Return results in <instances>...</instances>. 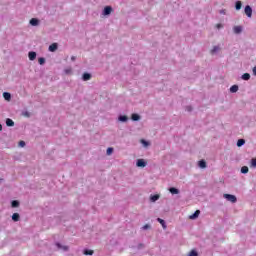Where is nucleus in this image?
Wrapping results in <instances>:
<instances>
[{
	"label": "nucleus",
	"mask_w": 256,
	"mask_h": 256,
	"mask_svg": "<svg viewBox=\"0 0 256 256\" xmlns=\"http://www.w3.org/2000/svg\"><path fill=\"white\" fill-rule=\"evenodd\" d=\"M38 63H39L40 65H45V58H39V59H38Z\"/></svg>",
	"instance_id": "30"
},
{
	"label": "nucleus",
	"mask_w": 256,
	"mask_h": 256,
	"mask_svg": "<svg viewBox=\"0 0 256 256\" xmlns=\"http://www.w3.org/2000/svg\"><path fill=\"white\" fill-rule=\"evenodd\" d=\"M6 125L7 127H13L15 125V122L11 118H7Z\"/></svg>",
	"instance_id": "8"
},
{
	"label": "nucleus",
	"mask_w": 256,
	"mask_h": 256,
	"mask_svg": "<svg viewBox=\"0 0 256 256\" xmlns=\"http://www.w3.org/2000/svg\"><path fill=\"white\" fill-rule=\"evenodd\" d=\"M251 165H252V167H256V158H253L251 160Z\"/></svg>",
	"instance_id": "35"
},
{
	"label": "nucleus",
	"mask_w": 256,
	"mask_h": 256,
	"mask_svg": "<svg viewBox=\"0 0 256 256\" xmlns=\"http://www.w3.org/2000/svg\"><path fill=\"white\" fill-rule=\"evenodd\" d=\"M199 215H201V211L196 210L195 213H193L192 215L189 216V219H197V217H199Z\"/></svg>",
	"instance_id": "6"
},
{
	"label": "nucleus",
	"mask_w": 256,
	"mask_h": 256,
	"mask_svg": "<svg viewBox=\"0 0 256 256\" xmlns=\"http://www.w3.org/2000/svg\"><path fill=\"white\" fill-rule=\"evenodd\" d=\"M223 197H224V199H226L227 201H230V203H237V197H236L235 195L224 194Z\"/></svg>",
	"instance_id": "1"
},
{
	"label": "nucleus",
	"mask_w": 256,
	"mask_h": 256,
	"mask_svg": "<svg viewBox=\"0 0 256 256\" xmlns=\"http://www.w3.org/2000/svg\"><path fill=\"white\" fill-rule=\"evenodd\" d=\"M94 251L93 250H85L84 255H93Z\"/></svg>",
	"instance_id": "29"
},
{
	"label": "nucleus",
	"mask_w": 256,
	"mask_h": 256,
	"mask_svg": "<svg viewBox=\"0 0 256 256\" xmlns=\"http://www.w3.org/2000/svg\"><path fill=\"white\" fill-rule=\"evenodd\" d=\"M157 221L158 223H160V225H162L163 229H167V224H165V220L158 218Z\"/></svg>",
	"instance_id": "12"
},
{
	"label": "nucleus",
	"mask_w": 256,
	"mask_h": 256,
	"mask_svg": "<svg viewBox=\"0 0 256 256\" xmlns=\"http://www.w3.org/2000/svg\"><path fill=\"white\" fill-rule=\"evenodd\" d=\"M49 51H51L52 53L57 51V43H53L49 46Z\"/></svg>",
	"instance_id": "11"
},
{
	"label": "nucleus",
	"mask_w": 256,
	"mask_h": 256,
	"mask_svg": "<svg viewBox=\"0 0 256 256\" xmlns=\"http://www.w3.org/2000/svg\"><path fill=\"white\" fill-rule=\"evenodd\" d=\"M11 207H13V208L19 207V201L13 200L12 203H11Z\"/></svg>",
	"instance_id": "26"
},
{
	"label": "nucleus",
	"mask_w": 256,
	"mask_h": 256,
	"mask_svg": "<svg viewBox=\"0 0 256 256\" xmlns=\"http://www.w3.org/2000/svg\"><path fill=\"white\" fill-rule=\"evenodd\" d=\"M241 7H243V3H241V1H237L235 5L236 11H239Z\"/></svg>",
	"instance_id": "20"
},
{
	"label": "nucleus",
	"mask_w": 256,
	"mask_h": 256,
	"mask_svg": "<svg viewBox=\"0 0 256 256\" xmlns=\"http://www.w3.org/2000/svg\"><path fill=\"white\" fill-rule=\"evenodd\" d=\"M142 145H144V147H149V142L145 141L144 139L141 140Z\"/></svg>",
	"instance_id": "31"
},
{
	"label": "nucleus",
	"mask_w": 256,
	"mask_h": 256,
	"mask_svg": "<svg viewBox=\"0 0 256 256\" xmlns=\"http://www.w3.org/2000/svg\"><path fill=\"white\" fill-rule=\"evenodd\" d=\"M19 147H25V141L21 140V141L19 142Z\"/></svg>",
	"instance_id": "36"
},
{
	"label": "nucleus",
	"mask_w": 256,
	"mask_h": 256,
	"mask_svg": "<svg viewBox=\"0 0 256 256\" xmlns=\"http://www.w3.org/2000/svg\"><path fill=\"white\" fill-rule=\"evenodd\" d=\"M245 15H247V17L251 18L253 17V9L251 8V6L247 5L244 9Z\"/></svg>",
	"instance_id": "2"
},
{
	"label": "nucleus",
	"mask_w": 256,
	"mask_h": 256,
	"mask_svg": "<svg viewBox=\"0 0 256 256\" xmlns=\"http://www.w3.org/2000/svg\"><path fill=\"white\" fill-rule=\"evenodd\" d=\"M253 74L256 75V66L253 68Z\"/></svg>",
	"instance_id": "38"
},
{
	"label": "nucleus",
	"mask_w": 256,
	"mask_h": 256,
	"mask_svg": "<svg viewBox=\"0 0 256 256\" xmlns=\"http://www.w3.org/2000/svg\"><path fill=\"white\" fill-rule=\"evenodd\" d=\"M72 69L71 68H68V69H65V73H66V75H69V74H71L72 73Z\"/></svg>",
	"instance_id": "33"
},
{
	"label": "nucleus",
	"mask_w": 256,
	"mask_h": 256,
	"mask_svg": "<svg viewBox=\"0 0 256 256\" xmlns=\"http://www.w3.org/2000/svg\"><path fill=\"white\" fill-rule=\"evenodd\" d=\"M241 173H243V174L249 173V167L243 166V167L241 168Z\"/></svg>",
	"instance_id": "24"
},
{
	"label": "nucleus",
	"mask_w": 256,
	"mask_h": 256,
	"mask_svg": "<svg viewBox=\"0 0 256 256\" xmlns=\"http://www.w3.org/2000/svg\"><path fill=\"white\" fill-rule=\"evenodd\" d=\"M146 166H147V163L145 162V160L139 159L137 161V167H146Z\"/></svg>",
	"instance_id": "5"
},
{
	"label": "nucleus",
	"mask_w": 256,
	"mask_h": 256,
	"mask_svg": "<svg viewBox=\"0 0 256 256\" xmlns=\"http://www.w3.org/2000/svg\"><path fill=\"white\" fill-rule=\"evenodd\" d=\"M30 25H32L33 27H37V25H39V20L36 18H32L30 20Z\"/></svg>",
	"instance_id": "7"
},
{
	"label": "nucleus",
	"mask_w": 256,
	"mask_h": 256,
	"mask_svg": "<svg viewBox=\"0 0 256 256\" xmlns=\"http://www.w3.org/2000/svg\"><path fill=\"white\" fill-rule=\"evenodd\" d=\"M57 247H58V249H63L64 251L69 250V247H67V246L62 247L61 244H59V243H57Z\"/></svg>",
	"instance_id": "27"
},
{
	"label": "nucleus",
	"mask_w": 256,
	"mask_h": 256,
	"mask_svg": "<svg viewBox=\"0 0 256 256\" xmlns=\"http://www.w3.org/2000/svg\"><path fill=\"white\" fill-rule=\"evenodd\" d=\"M131 119L132 121H139V119H141V116H139V114H132L131 115Z\"/></svg>",
	"instance_id": "15"
},
{
	"label": "nucleus",
	"mask_w": 256,
	"mask_h": 256,
	"mask_svg": "<svg viewBox=\"0 0 256 256\" xmlns=\"http://www.w3.org/2000/svg\"><path fill=\"white\" fill-rule=\"evenodd\" d=\"M169 191H170V193H171L172 195H179V189H177V188H175V187H171V188L169 189Z\"/></svg>",
	"instance_id": "10"
},
{
	"label": "nucleus",
	"mask_w": 256,
	"mask_h": 256,
	"mask_svg": "<svg viewBox=\"0 0 256 256\" xmlns=\"http://www.w3.org/2000/svg\"><path fill=\"white\" fill-rule=\"evenodd\" d=\"M231 93H237L239 91V86L233 85L230 88Z\"/></svg>",
	"instance_id": "14"
},
{
	"label": "nucleus",
	"mask_w": 256,
	"mask_h": 256,
	"mask_svg": "<svg viewBox=\"0 0 256 256\" xmlns=\"http://www.w3.org/2000/svg\"><path fill=\"white\" fill-rule=\"evenodd\" d=\"M25 117H29V112L24 113Z\"/></svg>",
	"instance_id": "39"
},
{
	"label": "nucleus",
	"mask_w": 256,
	"mask_h": 256,
	"mask_svg": "<svg viewBox=\"0 0 256 256\" xmlns=\"http://www.w3.org/2000/svg\"><path fill=\"white\" fill-rule=\"evenodd\" d=\"M243 31V28L241 26H235L234 27V33L239 34Z\"/></svg>",
	"instance_id": "19"
},
{
	"label": "nucleus",
	"mask_w": 256,
	"mask_h": 256,
	"mask_svg": "<svg viewBox=\"0 0 256 256\" xmlns=\"http://www.w3.org/2000/svg\"><path fill=\"white\" fill-rule=\"evenodd\" d=\"M106 153L107 155H111L113 153V148H108Z\"/></svg>",
	"instance_id": "34"
},
{
	"label": "nucleus",
	"mask_w": 256,
	"mask_h": 256,
	"mask_svg": "<svg viewBox=\"0 0 256 256\" xmlns=\"http://www.w3.org/2000/svg\"><path fill=\"white\" fill-rule=\"evenodd\" d=\"M216 27H217L218 29H221V28H223V24H217Z\"/></svg>",
	"instance_id": "37"
},
{
	"label": "nucleus",
	"mask_w": 256,
	"mask_h": 256,
	"mask_svg": "<svg viewBox=\"0 0 256 256\" xmlns=\"http://www.w3.org/2000/svg\"><path fill=\"white\" fill-rule=\"evenodd\" d=\"M243 145H245V140L244 139H239L237 141V147H243Z\"/></svg>",
	"instance_id": "22"
},
{
	"label": "nucleus",
	"mask_w": 256,
	"mask_h": 256,
	"mask_svg": "<svg viewBox=\"0 0 256 256\" xmlns=\"http://www.w3.org/2000/svg\"><path fill=\"white\" fill-rule=\"evenodd\" d=\"M3 97L6 101H10L11 100V94L8 92H4L3 93Z\"/></svg>",
	"instance_id": "18"
},
{
	"label": "nucleus",
	"mask_w": 256,
	"mask_h": 256,
	"mask_svg": "<svg viewBox=\"0 0 256 256\" xmlns=\"http://www.w3.org/2000/svg\"><path fill=\"white\" fill-rule=\"evenodd\" d=\"M128 117L123 115V116H119V121H121L122 123H125V121H128Z\"/></svg>",
	"instance_id": "23"
},
{
	"label": "nucleus",
	"mask_w": 256,
	"mask_h": 256,
	"mask_svg": "<svg viewBox=\"0 0 256 256\" xmlns=\"http://www.w3.org/2000/svg\"><path fill=\"white\" fill-rule=\"evenodd\" d=\"M113 11V8L111 6H106L104 8L103 15H111V12Z\"/></svg>",
	"instance_id": "3"
},
{
	"label": "nucleus",
	"mask_w": 256,
	"mask_h": 256,
	"mask_svg": "<svg viewBox=\"0 0 256 256\" xmlns=\"http://www.w3.org/2000/svg\"><path fill=\"white\" fill-rule=\"evenodd\" d=\"M28 57L30 61H35L37 59V53L36 52H29Z\"/></svg>",
	"instance_id": "4"
},
{
	"label": "nucleus",
	"mask_w": 256,
	"mask_h": 256,
	"mask_svg": "<svg viewBox=\"0 0 256 256\" xmlns=\"http://www.w3.org/2000/svg\"><path fill=\"white\" fill-rule=\"evenodd\" d=\"M71 60H72V61H75V56H72V57H71Z\"/></svg>",
	"instance_id": "41"
},
{
	"label": "nucleus",
	"mask_w": 256,
	"mask_h": 256,
	"mask_svg": "<svg viewBox=\"0 0 256 256\" xmlns=\"http://www.w3.org/2000/svg\"><path fill=\"white\" fill-rule=\"evenodd\" d=\"M242 79H243L244 81H249V79H251V75H250L249 73H244V74L242 75Z\"/></svg>",
	"instance_id": "17"
},
{
	"label": "nucleus",
	"mask_w": 256,
	"mask_h": 256,
	"mask_svg": "<svg viewBox=\"0 0 256 256\" xmlns=\"http://www.w3.org/2000/svg\"><path fill=\"white\" fill-rule=\"evenodd\" d=\"M83 81H89L91 79V74L89 73H84L82 76Z\"/></svg>",
	"instance_id": "13"
},
{
	"label": "nucleus",
	"mask_w": 256,
	"mask_h": 256,
	"mask_svg": "<svg viewBox=\"0 0 256 256\" xmlns=\"http://www.w3.org/2000/svg\"><path fill=\"white\" fill-rule=\"evenodd\" d=\"M150 200L152 201V203H155V201H159V194L152 195L150 197Z\"/></svg>",
	"instance_id": "16"
},
{
	"label": "nucleus",
	"mask_w": 256,
	"mask_h": 256,
	"mask_svg": "<svg viewBox=\"0 0 256 256\" xmlns=\"http://www.w3.org/2000/svg\"><path fill=\"white\" fill-rule=\"evenodd\" d=\"M198 165H199L200 169H205L207 167V162H205V160H200L198 162Z\"/></svg>",
	"instance_id": "9"
},
{
	"label": "nucleus",
	"mask_w": 256,
	"mask_h": 256,
	"mask_svg": "<svg viewBox=\"0 0 256 256\" xmlns=\"http://www.w3.org/2000/svg\"><path fill=\"white\" fill-rule=\"evenodd\" d=\"M221 48H219V46H214L213 49L211 50V54H215L217 53V51H219Z\"/></svg>",
	"instance_id": "25"
},
{
	"label": "nucleus",
	"mask_w": 256,
	"mask_h": 256,
	"mask_svg": "<svg viewBox=\"0 0 256 256\" xmlns=\"http://www.w3.org/2000/svg\"><path fill=\"white\" fill-rule=\"evenodd\" d=\"M0 131H3V125L0 124Z\"/></svg>",
	"instance_id": "40"
},
{
	"label": "nucleus",
	"mask_w": 256,
	"mask_h": 256,
	"mask_svg": "<svg viewBox=\"0 0 256 256\" xmlns=\"http://www.w3.org/2000/svg\"><path fill=\"white\" fill-rule=\"evenodd\" d=\"M188 111H191V107H188Z\"/></svg>",
	"instance_id": "42"
},
{
	"label": "nucleus",
	"mask_w": 256,
	"mask_h": 256,
	"mask_svg": "<svg viewBox=\"0 0 256 256\" xmlns=\"http://www.w3.org/2000/svg\"><path fill=\"white\" fill-rule=\"evenodd\" d=\"M21 216H19V213H14L12 215V220H14L15 222L19 221Z\"/></svg>",
	"instance_id": "21"
},
{
	"label": "nucleus",
	"mask_w": 256,
	"mask_h": 256,
	"mask_svg": "<svg viewBox=\"0 0 256 256\" xmlns=\"http://www.w3.org/2000/svg\"><path fill=\"white\" fill-rule=\"evenodd\" d=\"M142 229H143L144 231H146V229H151V225L146 224V225H144V226L142 227Z\"/></svg>",
	"instance_id": "32"
},
{
	"label": "nucleus",
	"mask_w": 256,
	"mask_h": 256,
	"mask_svg": "<svg viewBox=\"0 0 256 256\" xmlns=\"http://www.w3.org/2000/svg\"><path fill=\"white\" fill-rule=\"evenodd\" d=\"M188 256H199V254L197 253V251L192 250V251H190Z\"/></svg>",
	"instance_id": "28"
}]
</instances>
